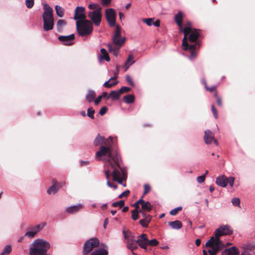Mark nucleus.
I'll return each mask as SVG.
<instances>
[{"label":"nucleus","instance_id":"obj_36","mask_svg":"<svg viewBox=\"0 0 255 255\" xmlns=\"http://www.w3.org/2000/svg\"><path fill=\"white\" fill-rule=\"evenodd\" d=\"M55 10L57 15L60 17H62L64 14V9L61 6L57 5L55 6Z\"/></svg>","mask_w":255,"mask_h":255},{"label":"nucleus","instance_id":"obj_63","mask_svg":"<svg viewBox=\"0 0 255 255\" xmlns=\"http://www.w3.org/2000/svg\"><path fill=\"white\" fill-rule=\"evenodd\" d=\"M246 248L248 250H253L255 249V245H248L247 246H246Z\"/></svg>","mask_w":255,"mask_h":255},{"label":"nucleus","instance_id":"obj_43","mask_svg":"<svg viewBox=\"0 0 255 255\" xmlns=\"http://www.w3.org/2000/svg\"><path fill=\"white\" fill-rule=\"evenodd\" d=\"M153 19H154L152 18H143L142 19V21L145 23L147 25L151 26L153 24Z\"/></svg>","mask_w":255,"mask_h":255},{"label":"nucleus","instance_id":"obj_22","mask_svg":"<svg viewBox=\"0 0 255 255\" xmlns=\"http://www.w3.org/2000/svg\"><path fill=\"white\" fill-rule=\"evenodd\" d=\"M112 172H113V171L112 172H111L110 169H107V170H106L105 171V175L106 177V179L107 180V184L109 187H112V188H114L115 189H116L118 188L117 185L114 183L110 182L109 181L110 176L111 175L112 176H113ZM112 177L113 178V177ZM113 180L114 181L113 179Z\"/></svg>","mask_w":255,"mask_h":255},{"label":"nucleus","instance_id":"obj_12","mask_svg":"<svg viewBox=\"0 0 255 255\" xmlns=\"http://www.w3.org/2000/svg\"><path fill=\"white\" fill-rule=\"evenodd\" d=\"M88 17L92 21L96 26L100 24L102 19L101 11H91L88 13Z\"/></svg>","mask_w":255,"mask_h":255},{"label":"nucleus","instance_id":"obj_30","mask_svg":"<svg viewBox=\"0 0 255 255\" xmlns=\"http://www.w3.org/2000/svg\"><path fill=\"white\" fill-rule=\"evenodd\" d=\"M152 217L148 215L147 217L144 218V219H141L139 221V224L143 227H147L148 223L150 222L151 220Z\"/></svg>","mask_w":255,"mask_h":255},{"label":"nucleus","instance_id":"obj_52","mask_svg":"<svg viewBox=\"0 0 255 255\" xmlns=\"http://www.w3.org/2000/svg\"><path fill=\"white\" fill-rule=\"evenodd\" d=\"M151 188L149 185L148 184H144V192L143 195L147 194L150 191Z\"/></svg>","mask_w":255,"mask_h":255},{"label":"nucleus","instance_id":"obj_45","mask_svg":"<svg viewBox=\"0 0 255 255\" xmlns=\"http://www.w3.org/2000/svg\"><path fill=\"white\" fill-rule=\"evenodd\" d=\"M138 213L137 210H133L131 211V218L134 221H136L138 219Z\"/></svg>","mask_w":255,"mask_h":255},{"label":"nucleus","instance_id":"obj_56","mask_svg":"<svg viewBox=\"0 0 255 255\" xmlns=\"http://www.w3.org/2000/svg\"><path fill=\"white\" fill-rule=\"evenodd\" d=\"M205 178V175H203L202 176H198L197 178V181L198 183H202L204 182Z\"/></svg>","mask_w":255,"mask_h":255},{"label":"nucleus","instance_id":"obj_31","mask_svg":"<svg viewBox=\"0 0 255 255\" xmlns=\"http://www.w3.org/2000/svg\"><path fill=\"white\" fill-rule=\"evenodd\" d=\"M96 96V93L93 90H89L86 97V100L88 102H91L95 98Z\"/></svg>","mask_w":255,"mask_h":255},{"label":"nucleus","instance_id":"obj_35","mask_svg":"<svg viewBox=\"0 0 255 255\" xmlns=\"http://www.w3.org/2000/svg\"><path fill=\"white\" fill-rule=\"evenodd\" d=\"M108 252L105 249H101L93 252L90 255H108Z\"/></svg>","mask_w":255,"mask_h":255},{"label":"nucleus","instance_id":"obj_5","mask_svg":"<svg viewBox=\"0 0 255 255\" xmlns=\"http://www.w3.org/2000/svg\"><path fill=\"white\" fill-rule=\"evenodd\" d=\"M43 28L45 31L52 30L54 26L53 9L47 4H44V12L42 14Z\"/></svg>","mask_w":255,"mask_h":255},{"label":"nucleus","instance_id":"obj_25","mask_svg":"<svg viewBox=\"0 0 255 255\" xmlns=\"http://www.w3.org/2000/svg\"><path fill=\"white\" fill-rule=\"evenodd\" d=\"M116 76L111 77L108 81H107L104 84L103 86L107 88H111L116 86L118 83V81H116L115 82L112 83H110V81L112 80H116Z\"/></svg>","mask_w":255,"mask_h":255},{"label":"nucleus","instance_id":"obj_37","mask_svg":"<svg viewBox=\"0 0 255 255\" xmlns=\"http://www.w3.org/2000/svg\"><path fill=\"white\" fill-rule=\"evenodd\" d=\"M66 24V22L63 19H59L57 22L56 26L58 31H60L62 30L63 26Z\"/></svg>","mask_w":255,"mask_h":255},{"label":"nucleus","instance_id":"obj_62","mask_svg":"<svg viewBox=\"0 0 255 255\" xmlns=\"http://www.w3.org/2000/svg\"><path fill=\"white\" fill-rule=\"evenodd\" d=\"M139 205H140V203H138V200L135 202L134 204V206L135 207V209L134 210H137V211H139Z\"/></svg>","mask_w":255,"mask_h":255},{"label":"nucleus","instance_id":"obj_24","mask_svg":"<svg viewBox=\"0 0 255 255\" xmlns=\"http://www.w3.org/2000/svg\"><path fill=\"white\" fill-rule=\"evenodd\" d=\"M183 14L182 11H179L175 15L174 20L178 26H181L182 24Z\"/></svg>","mask_w":255,"mask_h":255},{"label":"nucleus","instance_id":"obj_14","mask_svg":"<svg viewBox=\"0 0 255 255\" xmlns=\"http://www.w3.org/2000/svg\"><path fill=\"white\" fill-rule=\"evenodd\" d=\"M85 8L78 6L75 10L74 19L78 20H85L86 16L84 13Z\"/></svg>","mask_w":255,"mask_h":255},{"label":"nucleus","instance_id":"obj_51","mask_svg":"<svg viewBox=\"0 0 255 255\" xmlns=\"http://www.w3.org/2000/svg\"><path fill=\"white\" fill-rule=\"evenodd\" d=\"M211 110L215 118L217 119L218 118V112L214 105L211 106Z\"/></svg>","mask_w":255,"mask_h":255},{"label":"nucleus","instance_id":"obj_23","mask_svg":"<svg viewBox=\"0 0 255 255\" xmlns=\"http://www.w3.org/2000/svg\"><path fill=\"white\" fill-rule=\"evenodd\" d=\"M168 225L173 229L178 230L182 227V224L181 221L176 220L174 221L169 222Z\"/></svg>","mask_w":255,"mask_h":255},{"label":"nucleus","instance_id":"obj_32","mask_svg":"<svg viewBox=\"0 0 255 255\" xmlns=\"http://www.w3.org/2000/svg\"><path fill=\"white\" fill-rule=\"evenodd\" d=\"M133 55H129L125 64V67H126L125 71H127L129 67L134 63L135 61H133Z\"/></svg>","mask_w":255,"mask_h":255},{"label":"nucleus","instance_id":"obj_40","mask_svg":"<svg viewBox=\"0 0 255 255\" xmlns=\"http://www.w3.org/2000/svg\"><path fill=\"white\" fill-rule=\"evenodd\" d=\"M122 163V160H121V162H120V168L122 169V170L123 171H124V173H125V175H126V178H125V179H123L122 180V183H119V184L123 185L124 187H126V183H123V181H126V180L127 179V172L126 169L125 168L122 167L121 166ZM116 181L117 182V181ZM117 182L119 183V182L118 181H117Z\"/></svg>","mask_w":255,"mask_h":255},{"label":"nucleus","instance_id":"obj_47","mask_svg":"<svg viewBox=\"0 0 255 255\" xmlns=\"http://www.w3.org/2000/svg\"><path fill=\"white\" fill-rule=\"evenodd\" d=\"M182 207H177L172 210L170 212V214L172 216L176 215L179 211H181L182 210Z\"/></svg>","mask_w":255,"mask_h":255},{"label":"nucleus","instance_id":"obj_28","mask_svg":"<svg viewBox=\"0 0 255 255\" xmlns=\"http://www.w3.org/2000/svg\"><path fill=\"white\" fill-rule=\"evenodd\" d=\"M136 242V241H134L133 240V238L129 240L127 242V248L129 249L131 252L135 250H136L137 249V245L135 244Z\"/></svg>","mask_w":255,"mask_h":255},{"label":"nucleus","instance_id":"obj_54","mask_svg":"<svg viewBox=\"0 0 255 255\" xmlns=\"http://www.w3.org/2000/svg\"><path fill=\"white\" fill-rule=\"evenodd\" d=\"M126 81L129 83V84L130 86H131L132 87H133L134 86V82H133L132 79L130 76H129V75L126 76Z\"/></svg>","mask_w":255,"mask_h":255},{"label":"nucleus","instance_id":"obj_11","mask_svg":"<svg viewBox=\"0 0 255 255\" xmlns=\"http://www.w3.org/2000/svg\"><path fill=\"white\" fill-rule=\"evenodd\" d=\"M107 20L111 27L116 25V13L113 8L107 9L106 10Z\"/></svg>","mask_w":255,"mask_h":255},{"label":"nucleus","instance_id":"obj_46","mask_svg":"<svg viewBox=\"0 0 255 255\" xmlns=\"http://www.w3.org/2000/svg\"><path fill=\"white\" fill-rule=\"evenodd\" d=\"M131 90V88L128 87H122L121 88V89L119 90V93H121V94H123L125 93H128Z\"/></svg>","mask_w":255,"mask_h":255},{"label":"nucleus","instance_id":"obj_55","mask_svg":"<svg viewBox=\"0 0 255 255\" xmlns=\"http://www.w3.org/2000/svg\"><path fill=\"white\" fill-rule=\"evenodd\" d=\"M107 111L108 108L106 107H103L101 109L99 113L101 116H103L107 113Z\"/></svg>","mask_w":255,"mask_h":255},{"label":"nucleus","instance_id":"obj_15","mask_svg":"<svg viewBox=\"0 0 255 255\" xmlns=\"http://www.w3.org/2000/svg\"><path fill=\"white\" fill-rule=\"evenodd\" d=\"M75 38L74 34L68 36H59L58 39L59 41L63 42V44L65 45H71L73 44L71 41L73 40Z\"/></svg>","mask_w":255,"mask_h":255},{"label":"nucleus","instance_id":"obj_17","mask_svg":"<svg viewBox=\"0 0 255 255\" xmlns=\"http://www.w3.org/2000/svg\"><path fill=\"white\" fill-rule=\"evenodd\" d=\"M204 133V139L205 143L207 144H210L214 138V134L209 129L206 130Z\"/></svg>","mask_w":255,"mask_h":255},{"label":"nucleus","instance_id":"obj_48","mask_svg":"<svg viewBox=\"0 0 255 255\" xmlns=\"http://www.w3.org/2000/svg\"><path fill=\"white\" fill-rule=\"evenodd\" d=\"M34 0H25V4L28 8H32L34 5Z\"/></svg>","mask_w":255,"mask_h":255},{"label":"nucleus","instance_id":"obj_58","mask_svg":"<svg viewBox=\"0 0 255 255\" xmlns=\"http://www.w3.org/2000/svg\"><path fill=\"white\" fill-rule=\"evenodd\" d=\"M234 180L235 178L233 177H230L228 178H227L228 183H229L231 186H233L234 182Z\"/></svg>","mask_w":255,"mask_h":255},{"label":"nucleus","instance_id":"obj_18","mask_svg":"<svg viewBox=\"0 0 255 255\" xmlns=\"http://www.w3.org/2000/svg\"><path fill=\"white\" fill-rule=\"evenodd\" d=\"M138 203H140V205L141 206V210H143L144 211L147 212H150L152 209V206L150 203L148 201L145 202L142 199V198L138 200Z\"/></svg>","mask_w":255,"mask_h":255},{"label":"nucleus","instance_id":"obj_44","mask_svg":"<svg viewBox=\"0 0 255 255\" xmlns=\"http://www.w3.org/2000/svg\"><path fill=\"white\" fill-rule=\"evenodd\" d=\"M147 242V244L148 245L155 247L157 246L159 244L158 241L156 239H152L151 240H148Z\"/></svg>","mask_w":255,"mask_h":255},{"label":"nucleus","instance_id":"obj_27","mask_svg":"<svg viewBox=\"0 0 255 255\" xmlns=\"http://www.w3.org/2000/svg\"><path fill=\"white\" fill-rule=\"evenodd\" d=\"M121 95V94L119 93V90L118 91L114 90L111 92L107 99L111 98L113 100H117L120 98Z\"/></svg>","mask_w":255,"mask_h":255},{"label":"nucleus","instance_id":"obj_60","mask_svg":"<svg viewBox=\"0 0 255 255\" xmlns=\"http://www.w3.org/2000/svg\"><path fill=\"white\" fill-rule=\"evenodd\" d=\"M146 211H144L143 210L139 209L138 212L141 213L142 217L143 218H146L148 216V215H146Z\"/></svg>","mask_w":255,"mask_h":255},{"label":"nucleus","instance_id":"obj_26","mask_svg":"<svg viewBox=\"0 0 255 255\" xmlns=\"http://www.w3.org/2000/svg\"><path fill=\"white\" fill-rule=\"evenodd\" d=\"M59 187L56 185V182L53 180L52 185L48 189L47 193L48 194H55L57 192Z\"/></svg>","mask_w":255,"mask_h":255},{"label":"nucleus","instance_id":"obj_9","mask_svg":"<svg viewBox=\"0 0 255 255\" xmlns=\"http://www.w3.org/2000/svg\"><path fill=\"white\" fill-rule=\"evenodd\" d=\"M180 32H183L184 37L182 39V48L183 50L187 51L188 49H193L195 45H190L187 42V36L191 31V29L189 27H183L182 24L181 26H178Z\"/></svg>","mask_w":255,"mask_h":255},{"label":"nucleus","instance_id":"obj_29","mask_svg":"<svg viewBox=\"0 0 255 255\" xmlns=\"http://www.w3.org/2000/svg\"><path fill=\"white\" fill-rule=\"evenodd\" d=\"M135 97L133 95L128 94L125 96L123 98V101L126 104H131L134 102Z\"/></svg>","mask_w":255,"mask_h":255},{"label":"nucleus","instance_id":"obj_33","mask_svg":"<svg viewBox=\"0 0 255 255\" xmlns=\"http://www.w3.org/2000/svg\"><path fill=\"white\" fill-rule=\"evenodd\" d=\"M101 53L100 58L101 59L105 60L107 61H109L110 60L109 55L105 48H102L101 49Z\"/></svg>","mask_w":255,"mask_h":255},{"label":"nucleus","instance_id":"obj_59","mask_svg":"<svg viewBox=\"0 0 255 255\" xmlns=\"http://www.w3.org/2000/svg\"><path fill=\"white\" fill-rule=\"evenodd\" d=\"M112 0H102V4L104 6H108L111 2Z\"/></svg>","mask_w":255,"mask_h":255},{"label":"nucleus","instance_id":"obj_21","mask_svg":"<svg viewBox=\"0 0 255 255\" xmlns=\"http://www.w3.org/2000/svg\"><path fill=\"white\" fill-rule=\"evenodd\" d=\"M83 208V206L81 204H78L77 205H74L68 207L66 208V212L70 214L76 213L81 210Z\"/></svg>","mask_w":255,"mask_h":255},{"label":"nucleus","instance_id":"obj_19","mask_svg":"<svg viewBox=\"0 0 255 255\" xmlns=\"http://www.w3.org/2000/svg\"><path fill=\"white\" fill-rule=\"evenodd\" d=\"M239 250L235 247L226 249L222 253V255H239Z\"/></svg>","mask_w":255,"mask_h":255},{"label":"nucleus","instance_id":"obj_39","mask_svg":"<svg viewBox=\"0 0 255 255\" xmlns=\"http://www.w3.org/2000/svg\"><path fill=\"white\" fill-rule=\"evenodd\" d=\"M125 239L127 240V242L129 240L133 238V237L131 235V233L129 231H123V232Z\"/></svg>","mask_w":255,"mask_h":255},{"label":"nucleus","instance_id":"obj_13","mask_svg":"<svg viewBox=\"0 0 255 255\" xmlns=\"http://www.w3.org/2000/svg\"><path fill=\"white\" fill-rule=\"evenodd\" d=\"M148 238L147 235L145 234H142L141 235L138 236V239L136 240V242L139 246L146 251L147 249V244Z\"/></svg>","mask_w":255,"mask_h":255},{"label":"nucleus","instance_id":"obj_53","mask_svg":"<svg viewBox=\"0 0 255 255\" xmlns=\"http://www.w3.org/2000/svg\"><path fill=\"white\" fill-rule=\"evenodd\" d=\"M130 193L129 190H127L119 196V198H122L123 197H127Z\"/></svg>","mask_w":255,"mask_h":255},{"label":"nucleus","instance_id":"obj_34","mask_svg":"<svg viewBox=\"0 0 255 255\" xmlns=\"http://www.w3.org/2000/svg\"><path fill=\"white\" fill-rule=\"evenodd\" d=\"M88 8L90 9L93 10V11H101L102 9V7L99 4L95 3L89 4L88 5Z\"/></svg>","mask_w":255,"mask_h":255},{"label":"nucleus","instance_id":"obj_8","mask_svg":"<svg viewBox=\"0 0 255 255\" xmlns=\"http://www.w3.org/2000/svg\"><path fill=\"white\" fill-rule=\"evenodd\" d=\"M206 246L212 248V249L208 250L209 255H216L220 251L225 247L223 243H219L215 241L213 238H211L210 239L206 242Z\"/></svg>","mask_w":255,"mask_h":255},{"label":"nucleus","instance_id":"obj_1","mask_svg":"<svg viewBox=\"0 0 255 255\" xmlns=\"http://www.w3.org/2000/svg\"><path fill=\"white\" fill-rule=\"evenodd\" d=\"M113 143L112 137L106 138L98 133L93 142L95 146L101 145L100 150L96 153V157L98 160H100L102 156L108 155L107 161L109 163V167L113 169V180L122 183V180L125 179L126 177L124 171L120 167L121 157L117 150H114Z\"/></svg>","mask_w":255,"mask_h":255},{"label":"nucleus","instance_id":"obj_57","mask_svg":"<svg viewBox=\"0 0 255 255\" xmlns=\"http://www.w3.org/2000/svg\"><path fill=\"white\" fill-rule=\"evenodd\" d=\"M205 88L207 90H208V91H209L210 92H214V91L215 92V91H216V87L215 86H213L211 87H208L207 86V85H205Z\"/></svg>","mask_w":255,"mask_h":255},{"label":"nucleus","instance_id":"obj_6","mask_svg":"<svg viewBox=\"0 0 255 255\" xmlns=\"http://www.w3.org/2000/svg\"><path fill=\"white\" fill-rule=\"evenodd\" d=\"M76 27L78 34L82 37L91 34L93 30L92 22L89 20L77 21Z\"/></svg>","mask_w":255,"mask_h":255},{"label":"nucleus","instance_id":"obj_20","mask_svg":"<svg viewBox=\"0 0 255 255\" xmlns=\"http://www.w3.org/2000/svg\"><path fill=\"white\" fill-rule=\"evenodd\" d=\"M216 183L221 187H225L228 184L227 177L225 175L219 176L217 178Z\"/></svg>","mask_w":255,"mask_h":255},{"label":"nucleus","instance_id":"obj_38","mask_svg":"<svg viewBox=\"0 0 255 255\" xmlns=\"http://www.w3.org/2000/svg\"><path fill=\"white\" fill-rule=\"evenodd\" d=\"M214 97L216 99L217 104L218 106L219 107H222L223 106V102H222V99L221 97L219 96L218 95V93L217 91H215L214 94Z\"/></svg>","mask_w":255,"mask_h":255},{"label":"nucleus","instance_id":"obj_49","mask_svg":"<svg viewBox=\"0 0 255 255\" xmlns=\"http://www.w3.org/2000/svg\"><path fill=\"white\" fill-rule=\"evenodd\" d=\"M11 251L12 249L10 246L7 245L4 247V250L2 253L8 255L11 252Z\"/></svg>","mask_w":255,"mask_h":255},{"label":"nucleus","instance_id":"obj_42","mask_svg":"<svg viewBox=\"0 0 255 255\" xmlns=\"http://www.w3.org/2000/svg\"><path fill=\"white\" fill-rule=\"evenodd\" d=\"M94 113H95V110H94V109L92 107H91L88 109L87 116L89 118L93 119L94 118Z\"/></svg>","mask_w":255,"mask_h":255},{"label":"nucleus","instance_id":"obj_64","mask_svg":"<svg viewBox=\"0 0 255 255\" xmlns=\"http://www.w3.org/2000/svg\"><path fill=\"white\" fill-rule=\"evenodd\" d=\"M192 22L189 21H186L185 23V27H189L190 29H193L192 27Z\"/></svg>","mask_w":255,"mask_h":255},{"label":"nucleus","instance_id":"obj_61","mask_svg":"<svg viewBox=\"0 0 255 255\" xmlns=\"http://www.w3.org/2000/svg\"><path fill=\"white\" fill-rule=\"evenodd\" d=\"M102 100V97L99 96L95 100V104L96 105H98Z\"/></svg>","mask_w":255,"mask_h":255},{"label":"nucleus","instance_id":"obj_4","mask_svg":"<svg viewBox=\"0 0 255 255\" xmlns=\"http://www.w3.org/2000/svg\"><path fill=\"white\" fill-rule=\"evenodd\" d=\"M201 36V30L199 29H191V31L187 36V40L190 42L195 43L193 45L195 47L193 49H188L190 52V58L192 60L195 59L197 55L196 51L197 49H199L201 45V41L200 40Z\"/></svg>","mask_w":255,"mask_h":255},{"label":"nucleus","instance_id":"obj_3","mask_svg":"<svg viewBox=\"0 0 255 255\" xmlns=\"http://www.w3.org/2000/svg\"><path fill=\"white\" fill-rule=\"evenodd\" d=\"M50 247V244L46 241L36 239L31 245L29 255H49L47 252Z\"/></svg>","mask_w":255,"mask_h":255},{"label":"nucleus","instance_id":"obj_2","mask_svg":"<svg viewBox=\"0 0 255 255\" xmlns=\"http://www.w3.org/2000/svg\"><path fill=\"white\" fill-rule=\"evenodd\" d=\"M121 28L120 26L116 25L115 33L112 38L113 44H108L109 52L116 56L118 55L120 49L126 41V38L121 36Z\"/></svg>","mask_w":255,"mask_h":255},{"label":"nucleus","instance_id":"obj_7","mask_svg":"<svg viewBox=\"0 0 255 255\" xmlns=\"http://www.w3.org/2000/svg\"><path fill=\"white\" fill-rule=\"evenodd\" d=\"M233 233V230L231 227L228 225L221 226L217 229L214 233V236L212 237L214 239L215 241L219 243H223L220 239V237L222 236L230 235Z\"/></svg>","mask_w":255,"mask_h":255},{"label":"nucleus","instance_id":"obj_41","mask_svg":"<svg viewBox=\"0 0 255 255\" xmlns=\"http://www.w3.org/2000/svg\"><path fill=\"white\" fill-rule=\"evenodd\" d=\"M125 202L124 200H120L117 202H114L112 204V206L116 207H119L120 209H121L124 206Z\"/></svg>","mask_w":255,"mask_h":255},{"label":"nucleus","instance_id":"obj_10","mask_svg":"<svg viewBox=\"0 0 255 255\" xmlns=\"http://www.w3.org/2000/svg\"><path fill=\"white\" fill-rule=\"evenodd\" d=\"M100 241L98 239L94 238L87 240L84 245L83 254L87 255L94 248L99 246Z\"/></svg>","mask_w":255,"mask_h":255},{"label":"nucleus","instance_id":"obj_50","mask_svg":"<svg viewBox=\"0 0 255 255\" xmlns=\"http://www.w3.org/2000/svg\"><path fill=\"white\" fill-rule=\"evenodd\" d=\"M232 204L235 206H239L240 204V200L238 198H234L232 200Z\"/></svg>","mask_w":255,"mask_h":255},{"label":"nucleus","instance_id":"obj_16","mask_svg":"<svg viewBox=\"0 0 255 255\" xmlns=\"http://www.w3.org/2000/svg\"><path fill=\"white\" fill-rule=\"evenodd\" d=\"M44 226V225H37L35 227L32 228L31 231L27 232L25 233V236L30 238H33L35 235L43 228Z\"/></svg>","mask_w":255,"mask_h":255}]
</instances>
